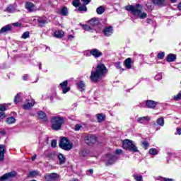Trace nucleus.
<instances>
[{
	"label": "nucleus",
	"instance_id": "1",
	"mask_svg": "<svg viewBox=\"0 0 181 181\" xmlns=\"http://www.w3.org/2000/svg\"><path fill=\"white\" fill-rule=\"evenodd\" d=\"M107 74V67L103 64H100L97 66L95 71H92L90 76V79L92 83H100L103 77Z\"/></svg>",
	"mask_w": 181,
	"mask_h": 181
},
{
	"label": "nucleus",
	"instance_id": "2",
	"mask_svg": "<svg viewBox=\"0 0 181 181\" xmlns=\"http://www.w3.org/2000/svg\"><path fill=\"white\" fill-rule=\"evenodd\" d=\"M125 9L126 11L131 12L134 16L139 17L140 19H145V18L148 16V14H146V13L142 12V9H144V8L141 4H136L134 6H126Z\"/></svg>",
	"mask_w": 181,
	"mask_h": 181
},
{
	"label": "nucleus",
	"instance_id": "3",
	"mask_svg": "<svg viewBox=\"0 0 181 181\" xmlns=\"http://www.w3.org/2000/svg\"><path fill=\"white\" fill-rule=\"evenodd\" d=\"M52 129L54 131L62 129V125L64 124V117L60 116H54L51 118Z\"/></svg>",
	"mask_w": 181,
	"mask_h": 181
},
{
	"label": "nucleus",
	"instance_id": "4",
	"mask_svg": "<svg viewBox=\"0 0 181 181\" xmlns=\"http://www.w3.org/2000/svg\"><path fill=\"white\" fill-rule=\"evenodd\" d=\"M122 146L124 149L127 151H130V152H139L138 147L135 145L133 141L129 139H125L123 141Z\"/></svg>",
	"mask_w": 181,
	"mask_h": 181
},
{
	"label": "nucleus",
	"instance_id": "5",
	"mask_svg": "<svg viewBox=\"0 0 181 181\" xmlns=\"http://www.w3.org/2000/svg\"><path fill=\"white\" fill-rule=\"evenodd\" d=\"M59 147L64 151H70L73 148V144L67 138L64 137L59 141Z\"/></svg>",
	"mask_w": 181,
	"mask_h": 181
},
{
	"label": "nucleus",
	"instance_id": "6",
	"mask_svg": "<svg viewBox=\"0 0 181 181\" xmlns=\"http://www.w3.org/2000/svg\"><path fill=\"white\" fill-rule=\"evenodd\" d=\"M103 160L106 164V166H110V165H114L118 160V157L115 155L107 154L103 157Z\"/></svg>",
	"mask_w": 181,
	"mask_h": 181
},
{
	"label": "nucleus",
	"instance_id": "7",
	"mask_svg": "<svg viewBox=\"0 0 181 181\" xmlns=\"http://www.w3.org/2000/svg\"><path fill=\"white\" fill-rule=\"evenodd\" d=\"M156 105H158V102L152 100H145L139 104V107H141L150 108L151 110H154V108H156Z\"/></svg>",
	"mask_w": 181,
	"mask_h": 181
},
{
	"label": "nucleus",
	"instance_id": "8",
	"mask_svg": "<svg viewBox=\"0 0 181 181\" xmlns=\"http://www.w3.org/2000/svg\"><path fill=\"white\" fill-rule=\"evenodd\" d=\"M15 176H16V172L11 171L1 176L0 177V181H9L11 179H12V177H15Z\"/></svg>",
	"mask_w": 181,
	"mask_h": 181
},
{
	"label": "nucleus",
	"instance_id": "9",
	"mask_svg": "<svg viewBox=\"0 0 181 181\" xmlns=\"http://www.w3.org/2000/svg\"><path fill=\"white\" fill-rule=\"evenodd\" d=\"M85 142L87 145H93L97 142V137L93 134H88V136H85Z\"/></svg>",
	"mask_w": 181,
	"mask_h": 181
},
{
	"label": "nucleus",
	"instance_id": "10",
	"mask_svg": "<svg viewBox=\"0 0 181 181\" xmlns=\"http://www.w3.org/2000/svg\"><path fill=\"white\" fill-rule=\"evenodd\" d=\"M89 53L91 56H93L95 59H98V57H101V56H103V52L95 48L89 50Z\"/></svg>",
	"mask_w": 181,
	"mask_h": 181
},
{
	"label": "nucleus",
	"instance_id": "11",
	"mask_svg": "<svg viewBox=\"0 0 181 181\" xmlns=\"http://www.w3.org/2000/svg\"><path fill=\"white\" fill-rule=\"evenodd\" d=\"M103 33L107 37L114 33V28L112 26H106L103 30Z\"/></svg>",
	"mask_w": 181,
	"mask_h": 181
},
{
	"label": "nucleus",
	"instance_id": "12",
	"mask_svg": "<svg viewBox=\"0 0 181 181\" xmlns=\"http://www.w3.org/2000/svg\"><path fill=\"white\" fill-rule=\"evenodd\" d=\"M69 81H64L59 84L61 88H62L63 94H66V93H69V91H70V88L67 87Z\"/></svg>",
	"mask_w": 181,
	"mask_h": 181
},
{
	"label": "nucleus",
	"instance_id": "13",
	"mask_svg": "<svg viewBox=\"0 0 181 181\" xmlns=\"http://www.w3.org/2000/svg\"><path fill=\"white\" fill-rule=\"evenodd\" d=\"M88 25H90L91 26V28H93V29H94V28H95V26H98V25H100V20H98V18H92L90 20H89L88 21Z\"/></svg>",
	"mask_w": 181,
	"mask_h": 181
},
{
	"label": "nucleus",
	"instance_id": "14",
	"mask_svg": "<svg viewBox=\"0 0 181 181\" xmlns=\"http://www.w3.org/2000/svg\"><path fill=\"white\" fill-rule=\"evenodd\" d=\"M5 152H6V148L5 145H0V162H2L5 159Z\"/></svg>",
	"mask_w": 181,
	"mask_h": 181
},
{
	"label": "nucleus",
	"instance_id": "15",
	"mask_svg": "<svg viewBox=\"0 0 181 181\" xmlns=\"http://www.w3.org/2000/svg\"><path fill=\"white\" fill-rule=\"evenodd\" d=\"M148 121H151V117H149L148 116H144L142 117H139L137 119V122L143 124H145L146 123L148 122Z\"/></svg>",
	"mask_w": 181,
	"mask_h": 181
},
{
	"label": "nucleus",
	"instance_id": "16",
	"mask_svg": "<svg viewBox=\"0 0 181 181\" xmlns=\"http://www.w3.org/2000/svg\"><path fill=\"white\" fill-rule=\"evenodd\" d=\"M11 30H12V25L8 24L1 28L0 30V33H6V32H9Z\"/></svg>",
	"mask_w": 181,
	"mask_h": 181
},
{
	"label": "nucleus",
	"instance_id": "17",
	"mask_svg": "<svg viewBox=\"0 0 181 181\" xmlns=\"http://www.w3.org/2000/svg\"><path fill=\"white\" fill-rule=\"evenodd\" d=\"M132 59L131 58H127V59L124 60V66L126 67V69H132Z\"/></svg>",
	"mask_w": 181,
	"mask_h": 181
},
{
	"label": "nucleus",
	"instance_id": "18",
	"mask_svg": "<svg viewBox=\"0 0 181 181\" xmlns=\"http://www.w3.org/2000/svg\"><path fill=\"white\" fill-rule=\"evenodd\" d=\"M25 8L28 12H33V11H35V5L30 2H27L25 4Z\"/></svg>",
	"mask_w": 181,
	"mask_h": 181
},
{
	"label": "nucleus",
	"instance_id": "19",
	"mask_svg": "<svg viewBox=\"0 0 181 181\" xmlns=\"http://www.w3.org/2000/svg\"><path fill=\"white\" fill-rule=\"evenodd\" d=\"M54 37H57L58 39H62L64 36V31L60 30H57L54 33Z\"/></svg>",
	"mask_w": 181,
	"mask_h": 181
},
{
	"label": "nucleus",
	"instance_id": "20",
	"mask_svg": "<svg viewBox=\"0 0 181 181\" xmlns=\"http://www.w3.org/2000/svg\"><path fill=\"white\" fill-rule=\"evenodd\" d=\"M37 116L40 119H42L44 121H47V116L43 111H40L37 112Z\"/></svg>",
	"mask_w": 181,
	"mask_h": 181
},
{
	"label": "nucleus",
	"instance_id": "21",
	"mask_svg": "<svg viewBox=\"0 0 181 181\" xmlns=\"http://www.w3.org/2000/svg\"><path fill=\"white\" fill-rule=\"evenodd\" d=\"M59 15H62V16H69V8H67V7H66V6L62 7L59 11Z\"/></svg>",
	"mask_w": 181,
	"mask_h": 181
},
{
	"label": "nucleus",
	"instance_id": "22",
	"mask_svg": "<svg viewBox=\"0 0 181 181\" xmlns=\"http://www.w3.org/2000/svg\"><path fill=\"white\" fill-rule=\"evenodd\" d=\"M57 158L59 160V165H64L66 163V158H64V156L62 153L58 154Z\"/></svg>",
	"mask_w": 181,
	"mask_h": 181
},
{
	"label": "nucleus",
	"instance_id": "23",
	"mask_svg": "<svg viewBox=\"0 0 181 181\" xmlns=\"http://www.w3.org/2000/svg\"><path fill=\"white\" fill-rule=\"evenodd\" d=\"M77 86L79 91H84L86 88V84L84 83V81H79Z\"/></svg>",
	"mask_w": 181,
	"mask_h": 181
},
{
	"label": "nucleus",
	"instance_id": "24",
	"mask_svg": "<svg viewBox=\"0 0 181 181\" xmlns=\"http://www.w3.org/2000/svg\"><path fill=\"white\" fill-rule=\"evenodd\" d=\"M35 105V101L28 102L26 104L23 105V108L24 110H29L30 108H32Z\"/></svg>",
	"mask_w": 181,
	"mask_h": 181
},
{
	"label": "nucleus",
	"instance_id": "25",
	"mask_svg": "<svg viewBox=\"0 0 181 181\" xmlns=\"http://www.w3.org/2000/svg\"><path fill=\"white\" fill-rule=\"evenodd\" d=\"M6 124H8V125H11L16 122V119H15V117H13V116L7 117V119H6Z\"/></svg>",
	"mask_w": 181,
	"mask_h": 181
},
{
	"label": "nucleus",
	"instance_id": "26",
	"mask_svg": "<svg viewBox=\"0 0 181 181\" xmlns=\"http://www.w3.org/2000/svg\"><path fill=\"white\" fill-rule=\"evenodd\" d=\"M175 60H176V55L173 54H169L167 56V62H175Z\"/></svg>",
	"mask_w": 181,
	"mask_h": 181
},
{
	"label": "nucleus",
	"instance_id": "27",
	"mask_svg": "<svg viewBox=\"0 0 181 181\" xmlns=\"http://www.w3.org/2000/svg\"><path fill=\"white\" fill-rule=\"evenodd\" d=\"M37 22H38L40 26H43L45 23H47V21H46V18L45 17L39 18L37 19Z\"/></svg>",
	"mask_w": 181,
	"mask_h": 181
},
{
	"label": "nucleus",
	"instance_id": "28",
	"mask_svg": "<svg viewBox=\"0 0 181 181\" xmlns=\"http://www.w3.org/2000/svg\"><path fill=\"white\" fill-rule=\"evenodd\" d=\"M82 28L83 30H86V32H91V30H93L94 29L93 27H91L90 25H82Z\"/></svg>",
	"mask_w": 181,
	"mask_h": 181
},
{
	"label": "nucleus",
	"instance_id": "29",
	"mask_svg": "<svg viewBox=\"0 0 181 181\" xmlns=\"http://www.w3.org/2000/svg\"><path fill=\"white\" fill-rule=\"evenodd\" d=\"M96 12L98 15H103V13L105 12V8L104 6H100L96 9Z\"/></svg>",
	"mask_w": 181,
	"mask_h": 181
},
{
	"label": "nucleus",
	"instance_id": "30",
	"mask_svg": "<svg viewBox=\"0 0 181 181\" xmlns=\"http://www.w3.org/2000/svg\"><path fill=\"white\" fill-rule=\"evenodd\" d=\"M6 12H8V13H13V12H15V7L13 5L8 6L6 8Z\"/></svg>",
	"mask_w": 181,
	"mask_h": 181
},
{
	"label": "nucleus",
	"instance_id": "31",
	"mask_svg": "<svg viewBox=\"0 0 181 181\" xmlns=\"http://www.w3.org/2000/svg\"><path fill=\"white\" fill-rule=\"evenodd\" d=\"M163 2L165 0H153V3L158 6H163Z\"/></svg>",
	"mask_w": 181,
	"mask_h": 181
},
{
	"label": "nucleus",
	"instance_id": "32",
	"mask_svg": "<svg viewBox=\"0 0 181 181\" xmlns=\"http://www.w3.org/2000/svg\"><path fill=\"white\" fill-rule=\"evenodd\" d=\"M150 155H153V156L158 155L159 153V151L155 148H152L149 150Z\"/></svg>",
	"mask_w": 181,
	"mask_h": 181
},
{
	"label": "nucleus",
	"instance_id": "33",
	"mask_svg": "<svg viewBox=\"0 0 181 181\" xmlns=\"http://www.w3.org/2000/svg\"><path fill=\"white\" fill-rule=\"evenodd\" d=\"M36 176H39V172L36 170L31 171L28 174L29 177H36Z\"/></svg>",
	"mask_w": 181,
	"mask_h": 181
},
{
	"label": "nucleus",
	"instance_id": "34",
	"mask_svg": "<svg viewBox=\"0 0 181 181\" xmlns=\"http://www.w3.org/2000/svg\"><path fill=\"white\" fill-rule=\"evenodd\" d=\"M97 119H98V122H103V121H104V119H105V116H104L103 114H98Z\"/></svg>",
	"mask_w": 181,
	"mask_h": 181
},
{
	"label": "nucleus",
	"instance_id": "35",
	"mask_svg": "<svg viewBox=\"0 0 181 181\" xmlns=\"http://www.w3.org/2000/svg\"><path fill=\"white\" fill-rule=\"evenodd\" d=\"M22 93H18L15 98H14V103L15 104H18V103H20V101L22 100V98H21Z\"/></svg>",
	"mask_w": 181,
	"mask_h": 181
},
{
	"label": "nucleus",
	"instance_id": "36",
	"mask_svg": "<svg viewBox=\"0 0 181 181\" xmlns=\"http://www.w3.org/2000/svg\"><path fill=\"white\" fill-rule=\"evenodd\" d=\"M157 124L158 125H160V127H163L165 125V120L163 119V117H160L157 119Z\"/></svg>",
	"mask_w": 181,
	"mask_h": 181
},
{
	"label": "nucleus",
	"instance_id": "37",
	"mask_svg": "<svg viewBox=\"0 0 181 181\" xmlns=\"http://www.w3.org/2000/svg\"><path fill=\"white\" fill-rule=\"evenodd\" d=\"M133 177L136 181H142V179H143L142 175H139L138 174H134Z\"/></svg>",
	"mask_w": 181,
	"mask_h": 181
},
{
	"label": "nucleus",
	"instance_id": "38",
	"mask_svg": "<svg viewBox=\"0 0 181 181\" xmlns=\"http://www.w3.org/2000/svg\"><path fill=\"white\" fill-rule=\"evenodd\" d=\"M48 175H49V177L53 181L56 180V179H57V177H59V175H57V173H51V174H49Z\"/></svg>",
	"mask_w": 181,
	"mask_h": 181
},
{
	"label": "nucleus",
	"instance_id": "39",
	"mask_svg": "<svg viewBox=\"0 0 181 181\" xmlns=\"http://www.w3.org/2000/svg\"><path fill=\"white\" fill-rule=\"evenodd\" d=\"M78 11L79 12H87V6H86V4H83L78 8Z\"/></svg>",
	"mask_w": 181,
	"mask_h": 181
},
{
	"label": "nucleus",
	"instance_id": "40",
	"mask_svg": "<svg viewBox=\"0 0 181 181\" xmlns=\"http://www.w3.org/2000/svg\"><path fill=\"white\" fill-rule=\"evenodd\" d=\"M47 158H49V159H52V160H54V159L56 158V154L53 152L49 153L47 155Z\"/></svg>",
	"mask_w": 181,
	"mask_h": 181
},
{
	"label": "nucleus",
	"instance_id": "41",
	"mask_svg": "<svg viewBox=\"0 0 181 181\" xmlns=\"http://www.w3.org/2000/svg\"><path fill=\"white\" fill-rule=\"evenodd\" d=\"M72 5L75 6L76 8L80 6L81 5V3L80 2V0H74L72 1Z\"/></svg>",
	"mask_w": 181,
	"mask_h": 181
},
{
	"label": "nucleus",
	"instance_id": "42",
	"mask_svg": "<svg viewBox=\"0 0 181 181\" xmlns=\"http://www.w3.org/2000/svg\"><path fill=\"white\" fill-rule=\"evenodd\" d=\"M29 36H30V33H29V31H26V32H25V33L22 35L21 37H22V39H28V37H29Z\"/></svg>",
	"mask_w": 181,
	"mask_h": 181
},
{
	"label": "nucleus",
	"instance_id": "43",
	"mask_svg": "<svg viewBox=\"0 0 181 181\" xmlns=\"http://www.w3.org/2000/svg\"><path fill=\"white\" fill-rule=\"evenodd\" d=\"M141 145L144 149H148V148H149V143H148V141H143Z\"/></svg>",
	"mask_w": 181,
	"mask_h": 181
},
{
	"label": "nucleus",
	"instance_id": "44",
	"mask_svg": "<svg viewBox=\"0 0 181 181\" xmlns=\"http://www.w3.org/2000/svg\"><path fill=\"white\" fill-rule=\"evenodd\" d=\"M157 57L160 60H162V59H163L165 57V52H160V53H158V55H157Z\"/></svg>",
	"mask_w": 181,
	"mask_h": 181
},
{
	"label": "nucleus",
	"instance_id": "45",
	"mask_svg": "<svg viewBox=\"0 0 181 181\" xmlns=\"http://www.w3.org/2000/svg\"><path fill=\"white\" fill-rule=\"evenodd\" d=\"M180 98H181V91H180L177 95L174 96L175 101H178V100H180Z\"/></svg>",
	"mask_w": 181,
	"mask_h": 181
},
{
	"label": "nucleus",
	"instance_id": "46",
	"mask_svg": "<svg viewBox=\"0 0 181 181\" xmlns=\"http://www.w3.org/2000/svg\"><path fill=\"white\" fill-rule=\"evenodd\" d=\"M51 146L52 148H56L57 146V141L56 139H53L51 143Z\"/></svg>",
	"mask_w": 181,
	"mask_h": 181
},
{
	"label": "nucleus",
	"instance_id": "47",
	"mask_svg": "<svg viewBox=\"0 0 181 181\" xmlns=\"http://www.w3.org/2000/svg\"><path fill=\"white\" fill-rule=\"evenodd\" d=\"M7 110V107H6V105H2V104H0V111H6Z\"/></svg>",
	"mask_w": 181,
	"mask_h": 181
},
{
	"label": "nucleus",
	"instance_id": "48",
	"mask_svg": "<svg viewBox=\"0 0 181 181\" xmlns=\"http://www.w3.org/2000/svg\"><path fill=\"white\" fill-rule=\"evenodd\" d=\"M155 80H162V74H158L157 75H156L155 76Z\"/></svg>",
	"mask_w": 181,
	"mask_h": 181
},
{
	"label": "nucleus",
	"instance_id": "49",
	"mask_svg": "<svg viewBox=\"0 0 181 181\" xmlns=\"http://www.w3.org/2000/svg\"><path fill=\"white\" fill-rule=\"evenodd\" d=\"M87 153H88V152H87L86 150H83L81 153V156H83V157L87 156Z\"/></svg>",
	"mask_w": 181,
	"mask_h": 181
},
{
	"label": "nucleus",
	"instance_id": "50",
	"mask_svg": "<svg viewBox=\"0 0 181 181\" xmlns=\"http://www.w3.org/2000/svg\"><path fill=\"white\" fill-rule=\"evenodd\" d=\"M81 2L83 3V5H88L91 2V0H81Z\"/></svg>",
	"mask_w": 181,
	"mask_h": 181
},
{
	"label": "nucleus",
	"instance_id": "51",
	"mask_svg": "<svg viewBox=\"0 0 181 181\" xmlns=\"http://www.w3.org/2000/svg\"><path fill=\"white\" fill-rule=\"evenodd\" d=\"M13 26H16L17 28H21L22 26V24L19 22H16L13 23Z\"/></svg>",
	"mask_w": 181,
	"mask_h": 181
},
{
	"label": "nucleus",
	"instance_id": "52",
	"mask_svg": "<svg viewBox=\"0 0 181 181\" xmlns=\"http://www.w3.org/2000/svg\"><path fill=\"white\" fill-rule=\"evenodd\" d=\"M45 181H54L49 175L45 176Z\"/></svg>",
	"mask_w": 181,
	"mask_h": 181
},
{
	"label": "nucleus",
	"instance_id": "53",
	"mask_svg": "<svg viewBox=\"0 0 181 181\" xmlns=\"http://www.w3.org/2000/svg\"><path fill=\"white\" fill-rule=\"evenodd\" d=\"M5 117H6L5 115V112H0V119H3V118H5Z\"/></svg>",
	"mask_w": 181,
	"mask_h": 181
},
{
	"label": "nucleus",
	"instance_id": "54",
	"mask_svg": "<svg viewBox=\"0 0 181 181\" xmlns=\"http://www.w3.org/2000/svg\"><path fill=\"white\" fill-rule=\"evenodd\" d=\"M81 129V126L80 124H76L75 131H80Z\"/></svg>",
	"mask_w": 181,
	"mask_h": 181
},
{
	"label": "nucleus",
	"instance_id": "55",
	"mask_svg": "<svg viewBox=\"0 0 181 181\" xmlns=\"http://www.w3.org/2000/svg\"><path fill=\"white\" fill-rule=\"evenodd\" d=\"M121 153H122V150H121V149H117V150L115 151V154H116V155H121Z\"/></svg>",
	"mask_w": 181,
	"mask_h": 181
},
{
	"label": "nucleus",
	"instance_id": "56",
	"mask_svg": "<svg viewBox=\"0 0 181 181\" xmlns=\"http://www.w3.org/2000/svg\"><path fill=\"white\" fill-rule=\"evenodd\" d=\"M115 67H117V69H121V63H119V62H116L115 64Z\"/></svg>",
	"mask_w": 181,
	"mask_h": 181
},
{
	"label": "nucleus",
	"instance_id": "57",
	"mask_svg": "<svg viewBox=\"0 0 181 181\" xmlns=\"http://www.w3.org/2000/svg\"><path fill=\"white\" fill-rule=\"evenodd\" d=\"M28 78H29V75L26 74L23 76V79L24 81H28Z\"/></svg>",
	"mask_w": 181,
	"mask_h": 181
},
{
	"label": "nucleus",
	"instance_id": "58",
	"mask_svg": "<svg viewBox=\"0 0 181 181\" xmlns=\"http://www.w3.org/2000/svg\"><path fill=\"white\" fill-rule=\"evenodd\" d=\"M85 56H86L87 57H88L89 56H91V54H90V50L86 51L84 52Z\"/></svg>",
	"mask_w": 181,
	"mask_h": 181
},
{
	"label": "nucleus",
	"instance_id": "59",
	"mask_svg": "<svg viewBox=\"0 0 181 181\" xmlns=\"http://www.w3.org/2000/svg\"><path fill=\"white\" fill-rule=\"evenodd\" d=\"M88 173H90V175H93L94 173V170L89 169V170H88Z\"/></svg>",
	"mask_w": 181,
	"mask_h": 181
},
{
	"label": "nucleus",
	"instance_id": "60",
	"mask_svg": "<svg viewBox=\"0 0 181 181\" xmlns=\"http://www.w3.org/2000/svg\"><path fill=\"white\" fill-rule=\"evenodd\" d=\"M177 134L178 135H181V129L180 128H177Z\"/></svg>",
	"mask_w": 181,
	"mask_h": 181
},
{
	"label": "nucleus",
	"instance_id": "61",
	"mask_svg": "<svg viewBox=\"0 0 181 181\" xmlns=\"http://www.w3.org/2000/svg\"><path fill=\"white\" fill-rule=\"evenodd\" d=\"M0 134H1V135H5V134H6V132L5 130H1V131L0 132Z\"/></svg>",
	"mask_w": 181,
	"mask_h": 181
},
{
	"label": "nucleus",
	"instance_id": "62",
	"mask_svg": "<svg viewBox=\"0 0 181 181\" xmlns=\"http://www.w3.org/2000/svg\"><path fill=\"white\" fill-rule=\"evenodd\" d=\"M36 154H35L33 156H32V158H31V160H35V159H36Z\"/></svg>",
	"mask_w": 181,
	"mask_h": 181
},
{
	"label": "nucleus",
	"instance_id": "63",
	"mask_svg": "<svg viewBox=\"0 0 181 181\" xmlns=\"http://www.w3.org/2000/svg\"><path fill=\"white\" fill-rule=\"evenodd\" d=\"M164 181H174L173 179L164 178Z\"/></svg>",
	"mask_w": 181,
	"mask_h": 181
},
{
	"label": "nucleus",
	"instance_id": "64",
	"mask_svg": "<svg viewBox=\"0 0 181 181\" xmlns=\"http://www.w3.org/2000/svg\"><path fill=\"white\" fill-rule=\"evenodd\" d=\"M178 9L179 11H181V2L178 5Z\"/></svg>",
	"mask_w": 181,
	"mask_h": 181
}]
</instances>
